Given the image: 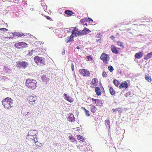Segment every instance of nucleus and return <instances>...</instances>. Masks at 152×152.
Masks as SVG:
<instances>
[{
	"label": "nucleus",
	"mask_w": 152,
	"mask_h": 152,
	"mask_svg": "<svg viewBox=\"0 0 152 152\" xmlns=\"http://www.w3.org/2000/svg\"><path fill=\"white\" fill-rule=\"evenodd\" d=\"M98 42H100V40H98Z\"/></svg>",
	"instance_id": "59"
},
{
	"label": "nucleus",
	"mask_w": 152,
	"mask_h": 152,
	"mask_svg": "<svg viewBox=\"0 0 152 152\" xmlns=\"http://www.w3.org/2000/svg\"><path fill=\"white\" fill-rule=\"evenodd\" d=\"M80 129L79 128V127H77L75 128L74 129V130L75 131H76L77 132H79V131H80Z\"/></svg>",
	"instance_id": "44"
},
{
	"label": "nucleus",
	"mask_w": 152,
	"mask_h": 152,
	"mask_svg": "<svg viewBox=\"0 0 152 152\" xmlns=\"http://www.w3.org/2000/svg\"><path fill=\"white\" fill-rule=\"evenodd\" d=\"M86 23L85 20H84V22H83V23L84 24H85V23Z\"/></svg>",
	"instance_id": "56"
},
{
	"label": "nucleus",
	"mask_w": 152,
	"mask_h": 152,
	"mask_svg": "<svg viewBox=\"0 0 152 152\" xmlns=\"http://www.w3.org/2000/svg\"><path fill=\"white\" fill-rule=\"evenodd\" d=\"M84 20H81V21H82V22L83 23V22H84Z\"/></svg>",
	"instance_id": "58"
},
{
	"label": "nucleus",
	"mask_w": 152,
	"mask_h": 152,
	"mask_svg": "<svg viewBox=\"0 0 152 152\" xmlns=\"http://www.w3.org/2000/svg\"><path fill=\"white\" fill-rule=\"evenodd\" d=\"M105 124L106 126L107 125L108 126H109V124H110V121L109 120H106L105 121Z\"/></svg>",
	"instance_id": "37"
},
{
	"label": "nucleus",
	"mask_w": 152,
	"mask_h": 152,
	"mask_svg": "<svg viewBox=\"0 0 152 152\" xmlns=\"http://www.w3.org/2000/svg\"><path fill=\"white\" fill-rule=\"evenodd\" d=\"M64 99H66V100L68 101V102H72L73 101V100L72 97L69 96L67 95L66 94H64Z\"/></svg>",
	"instance_id": "13"
},
{
	"label": "nucleus",
	"mask_w": 152,
	"mask_h": 152,
	"mask_svg": "<svg viewBox=\"0 0 152 152\" xmlns=\"http://www.w3.org/2000/svg\"><path fill=\"white\" fill-rule=\"evenodd\" d=\"M145 79L146 80H148L149 82L151 81V79L150 76H146L145 77Z\"/></svg>",
	"instance_id": "33"
},
{
	"label": "nucleus",
	"mask_w": 152,
	"mask_h": 152,
	"mask_svg": "<svg viewBox=\"0 0 152 152\" xmlns=\"http://www.w3.org/2000/svg\"><path fill=\"white\" fill-rule=\"evenodd\" d=\"M71 28H73V31H72V33H74L75 32H76V31H79L78 29V28H77L76 27H74V28H73V27H72Z\"/></svg>",
	"instance_id": "36"
},
{
	"label": "nucleus",
	"mask_w": 152,
	"mask_h": 152,
	"mask_svg": "<svg viewBox=\"0 0 152 152\" xmlns=\"http://www.w3.org/2000/svg\"><path fill=\"white\" fill-rule=\"evenodd\" d=\"M85 25H87V24H86V23H85Z\"/></svg>",
	"instance_id": "60"
},
{
	"label": "nucleus",
	"mask_w": 152,
	"mask_h": 152,
	"mask_svg": "<svg viewBox=\"0 0 152 152\" xmlns=\"http://www.w3.org/2000/svg\"><path fill=\"white\" fill-rule=\"evenodd\" d=\"M37 100V98L35 95H32L28 98V100L30 102V103L31 104L34 105L35 102Z\"/></svg>",
	"instance_id": "7"
},
{
	"label": "nucleus",
	"mask_w": 152,
	"mask_h": 152,
	"mask_svg": "<svg viewBox=\"0 0 152 152\" xmlns=\"http://www.w3.org/2000/svg\"><path fill=\"white\" fill-rule=\"evenodd\" d=\"M81 137H82V136H80V135H77V139H78V140H80Z\"/></svg>",
	"instance_id": "47"
},
{
	"label": "nucleus",
	"mask_w": 152,
	"mask_h": 152,
	"mask_svg": "<svg viewBox=\"0 0 152 152\" xmlns=\"http://www.w3.org/2000/svg\"><path fill=\"white\" fill-rule=\"evenodd\" d=\"M149 54L152 57V51L151 52L149 53Z\"/></svg>",
	"instance_id": "55"
},
{
	"label": "nucleus",
	"mask_w": 152,
	"mask_h": 152,
	"mask_svg": "<svg viewBox=\"0 0 152 152\" xmlns=\"http://www.w3.org/2000/svg\"><path fill=\"white\" fill-rule=\"evenodd\" d=\"M72 36L73 37H77L78 36H81L80 30L76 31L74 33L72 34Z\"/></svg>",
	"instance_id": "18"
},
{
	"label": "nucleus",
	"mask_w": 152,
	"mask_h": 152,
	"mask_svg": "<svg viewBox=\"0 0 152 152\" xmlns=\"http://www.w3.org/2000/svg\"><path fill=\"white\" fill-rule=\"evenodd\" d=\"M73 37L72 36V34L68 37L67 39L66 40V42L67 43L70 42L72 40V38H73Z\"/></svg>",
	"instance_id": "26"
},
{
	"label": "nucleus",
	"mask_w": 152,
	"mask_h": 152,
	"mask_svg": "<svg viewBox=\"0 0 152 152\" xmlns=\"http://www.w3.org/2000/svg\"><path fill=\"white\" fill-rule=\"evenodd\" d=\"M86 58L89 60L91 61L92 60V58L91 56H86Z\"/></svg>",
	"instance_id": "42"
},
{
	"label": "nucleus",
	"mask_w": 152,
	"mask_h": 152,
	"mask_svg": "<svg viewBox=\"0 0 152 152\" xmlns=\"http://www.w3.org/2000/svg\"><path fill=\"white\" fill-rule=\"evenodd\" d=\"M100 59L103 61L104 63L106 64H108L109 57L105 53H103L100 56Z\"/></svg>",
	"instance_id": "4"
},
{
	"label": "nucleus",
	"mask_w": 152,
	"mask_h": 152,
	"mask_svg": "<svg viewBox=\"0 0 152 152\" xmlns=\"http://www.w3.org/2000/svg\"><path fill=\"white\" fill-rule=\"evenodd\" d=\"M12 101L13 100L10 98L7 97L2 100L3 105L6 109L10 108L12 107L11 105L13 103Z\"/></svg>",
	"instance_id": "1"
},
{
	"label": "nucleus",
	"mask_w": 152,
	"mask_h": 152,
	"mask_svg": "<svg viewBox=\"0 0 152 152\" xmlns=\"http://www.w3.org/2000/svg\"><path fill=\"white\" fill-rule=\"evenodd\" d=\"M98 82V80L97 79L95 78L93 79L91 81L92 83L93 84H94L96 83H97Z\"/></svg>",
	"instance_id": "29"
},
{
	"label": "nucleus",
	"mask_w": 152,
	"mask_h": 152,
	"mask_svg": "<svg viewBox=\"0 0 152 152\" xmlns=\"http://www.w3.org/2000/svg\"><path fill=\"white\" fill-rule=\"evenodd\" d=\"M41 79L42 81L44 82H47L48 81L49 79L48 78L46 75H43L41 77Z\"/></svg>",
	"instance_id": "21"
},
{
	"label": "nucleus",
	"mask_w": 152,
	"mask_h": 152,
	"mask_svg": "<svg viewBox=\"0 0 152 152\" xmlns=\"http://www.w3.org/2000/svg\"><path fill=\"white\" fill-rule=\"evenodd\" d=\"M64 13L69 16H71L73 14L72 12L69 10H65Z\"/></svg>",
	"instance_id": "23"
},
{
	"label": "nucleus",
	"mask_w": 152,
	"mask_h": 152,
	"mask_svg": "<svg viewBox=\"0 0 152 152\" xmlns=\"http://www.w3.org/2000/svg\"><path fill=\"white\" fill-rule=\"evenodd\" d=\"M29 112H28L26 114V113H24L23 114V115H25V116H26L27 115H28V114H29Z\"/></svg>",
	"instance_id": "50"
},
{
	"label": "nucleus",
	"mask_w": 152,
	"mask_h": 152,
	"mask_svg": "<svg viewBox=\"0 0 152 152\" xmlns=\"http://www.w3.org/2000/svg\"><path fill=\"white\" fill-rule=\"evenodd\" d=\"M34 60L38 65H43L45 64V59L44 58L36 56L34 58Z\"/></svg>",
	"instance_id": "3"
},
{
	"label": "nucleus",
	"mask_w": 152,
	"mask_h": 152,
	"mask_svg": "<svg viewBox=\"0 0 152 152\" xmlns=\"http://www.w3.org/2000/svg\"><path fill=\"white\" fill-rule=\"evenodd\" d=\"M79 72L80 74L83 76L88 77L90 75V73L88 71L84 69H80Z\"/></svg>",
	"instance_id": "8"
},
{
	"label": "nucleus",
	"mask_w": 152,
	"mask_h": 152,
	"mask_svg": "<svg viewBox=\"0 0 152 152\" xmlns=\"http://www.w3.org/2000/svg\"><path fill=\"white\" fill-rule=\"evenodd\" d=\"M70 139L71 141H72L73 142H74L75 140V138L73 137H71L70 138Z\"/></svg>",
	"instance_id": "48"
},
{
	"label": "nucleus",
	"mask_w": 152,
	"mask_h": 152,
	"mask_svg": "<svg viewBox=\"0 0 152 152\" xmlns=\"http://www.w3.org/2000/svg\"><path fill=\"white\" fill-rule=\"evenodd\" d=\"M84 110L85 111V112L87 110H86L85 108H84Z\"/></svg>",
	"instance_id": "57"
},
{
	"label": "nucleus",
	"mask_w": 152,
	"mask_h": 152,
	"mask_svg": "<svg viewBox=\"0 0 152 152\" xmlns=\"http://www.w3.org/2000/svg\"><path fill=\"white\" fill-rule=\"evenodd\" d=\"M117 44L118 45L120 46L122 48H123L124 47V46L123 45V43L121 42H117Z\"/></svg>",
	"instance_id": "31"
},
{
	"label": "nucleus",
	"mask_w": 152,
	"mask_h": 152,
	"mask_svg": "<svg viewBox=\"0 0 152 152\" xmlns=\"http://www.w3.org/2000/svg\"><path fill=\"white\" fill-rule=\"evenodd\" d=\"M14 46L18 48L21 49L27 47V45L25 42H19L15 43Z\"/></svg>",
	"instance_id": "6"
},
{
	"label": "nucleus",
	"mask_w": 152,
	"mask_h": 152,
	"mask_svg": "<svg viewBox=\"0 0 152 152\" xmlns=\"http://www.w3.org/2000/svg\"><path fill=\"white\" fill-rule=\"evenodd\" d=\"M102 75L103 77H106L107 76V74L105 72H103L102 74Z\"/></svg>",
	"instance_id": "38"
},
{
	"label": "nucleus",
	"mask_w": 152,
	"mask_h": 152,
	"mask_svg": "<svg viewBox=\"0 0 152 152\" xmlns=\"http://www.w3.org/2000/svg\"><path fill=\"white\" fill-rule=\"evenodd\" d=\"M17 66L20 68L25 69L28 65L27 63L24 61H19L17 62Z\"/></svg>",
	"instance_id": "5"
},
{
	"label": "nucleus",
	"mask_w": 152,
	"mask_h": 152,
	"mask_svg": "<svg viewBox=\"0 0 152 152\" xmlns=\"http://www.w3.org/2000/svg\"><path fill=\"white\" fill-rule=\"evenodd\" d=\"M76 48L78 49H80V48L79 46H77Z\"/></svg>",
	"instance_id": "54"
},
{
	"label": "nucleus",
	"mask_w": 152,
	"mask_h": 152,
	"mask_svg": "<svg viewBox=\"0 0 152 152\" xmlns=\"http://www.w3.org/2000/svg\"><path fill=\"white\" fill-rule=\"evenodd\" d=\"M42 144L38 142H37V144H34L33 145V147L34 148H38V147H41L42 146Z\"/></svg>",
	"instance_id": "22"
},
{
	"label": "nucleus",
	"mask_w": 152,
	"mask_h": 152,
	"mask_svg": "<svg viewBox=\"0 0 152 152\" xmlns=\"http://www.w3.org/2000/svg\"><path fill=\"white\" fill-rule=\"evenodd\" d=\"M38 133L37 131V130H31L29 131L28 133V135H32L36 136L37 134Z\"/></svg>",
	"instance_id": "12"
},
{
	"label": "nucleus",
	"mask_w": 152,
	"mask_h": 152,
	"mask_svg": "<svg viewBox=\"0 0 152 152\" xmlns=\"http://www.w3.org/2000/svg\"><path fill=\"white\" fill-rule=\"evenodd\" d=\"M91 32V31L86 27H85L83 30L81 31H80L81 36L83 35H86L88 33H90Z\"/></svg>",
	"instance_id": "9"
},
{
	"label": "nucleus",
	"mask_w": 152,
	"mask_h": 152,
	"mask_svg": "<svg viewBox=\"0 0 152 152\" xmlns=\"http://www.w3.org/2000/svg\"><path fill=\"white\" fill-rule=\"evenodd\" d=\"M143 55V53L141 52L137 53L135 55V57L139 59L142 57Z\"/></svg>",
	"instance_id": "17"
},
{
	"label": "nucleus",
	"mask_w": 152,
	"mask_h": 152,
	"mask_svg": "<svg viewBox=\"0 0 152 152\" xmlns=\"http://www.w3.org/2000/svg\"><path fill=\"white\" fill-rule=\"evenodd\" d=\"M115 38V37L113 36H112L110 37V38L112 40L114 39Z\"/></svg>",
	"instance_id": "49"
},
{
	"label": "nucleus",
	"mask_w": 152,
	"mask_h": 152,
	"mask_svg": "<svg viewBox=\"0 0 152 152\" xmlns=\"http://www.w3.org/2000/svg\"><path fill=\"white\" fill-rule=\"evenodd\" d=\"M151 57V56L150 55L149 53H148L146 56L145 57L144 59L145 60H147L148 59L150 58Z\"/></svg>",
	"instance_id": "35"
},
{
	"label": "nucleus",
	"mask_w": 152,
	"mask_h": 152,
	"mask_svg": "<svg viewBox=\"0 0 152 152\" xmlns=\"http://www.w3.org/2000/svg\"><path fill=\"white\" fill-rule=\"evenodd\" d=\"M37 83L36 81L35 80L28 79L26 81V85L29 88L34 90L37 87L36 86Z\"/></svg>",
	"instance_id": "2"
},
{
	"label": "nucleus",
	"mask_w": 152,
	"mask_h": 152,
	"mask_svg": "<svg viewBox=\"0 0 152 152\" xmlns=\"http://www.w3.org/2000/svg\"><path fill=\"white\" fill-rule=\"evenodd\" d=\"M128 85L127 83V82L126 81H124L122 82L121 84L119 86V88L121 89H123L125 88L126 89L128 88Z\"/></svg>",
	"instance_id": "11"
},
{
	"label": "nucleus",
	"mask_w": 152,
	"mask_h": 152,
	"mask_svg": "<svg viewBox=\"0 0 152 152\" xmlns=\"http://www.w3.org/2000/svg\"><path fill=\"white\" fill-rule=\"evenodd\" d=\"M0 29L1 30L3 31H8V29H7L4 28H1Z\"/></svg>",
	"instance_id": "43"
},
{
	"label": "nucleus",
	"mask_w": 152,
	"mask_h": 152,
	"mask_svg": "<svg viewBox=\"0 0 152 152\" xmlns=\"http://www.w3.org/2000/svg\"><path fill=\"white\" fill-rule=\"evenodd\" d=\"M110 92L111 94L112 95H115V91L113 89L112 87H110Z\"/></svg>",
	"instance_id": "24"
},
{
	"label": "nucleus",
	"mask_w": 152,
	"mask_h": 152,
	"mask_svg": "<svg viewBox=\"0 0 152 152\" xmlns=\"http://www.w3.org/2000/svg\"><path fill=\"white\" fill-rule=\"evenodd\" d=\"M108 69L111 72H112L114 70L113 66L111 65H110L108 66Z\"/></svg>",
	"instance_id": "34"
},
{
	"label": "nucleus",
	"mask_w": 152,
	"mask_h": 152,
	"mask_svg": "<svg viewBox=\"0 0 152 152\" xmlns=\"http://www.w3.org/2000/svg\"><path fill=\"white\" fill-rule=\"evenodd\" d=\"M95 91L97 95L99 96L101 94L100 89L99 87H96L95 88Z\"/></svg>",
	"instance_id": "19"
},
{
	"label": "nucleus",
	"mask_w": 152,
	"mask_h": 152,
	"mask_svg": "<svg viewBox=\"0 0 152 152\" xmlns=\"http://www.w3.org/2000/svg\"><path fill=\"white\" fill-rule=\"evenodd\" d=\"M71 69L72 71H73L74 69V68L73 64H72L71 65Z\"/></svg>",
	"instance_id": "46"
},
{
	"label": "nucleus",
	"mask_w": 152,
	"mask_h": 152,
	"mask_svg": "<svg viewBox=\"0 0 152 152\" xmlns=\"http://www.w3.org/2000/svg\"><path fill=\"white\" fill-rule=\"evenodd\" d=\"M67 120L71 122L75 121V118L73 114L69 113L68 115Z\"/></svg>",
	"instance_id": "10"
},
{
	"label": "nucleus",
	"mask_w": 152,
	"mask_h": 152,
	"mask_svg": "<svg viewBox=\"0 0 152 152\" xmlns=\"http://www.w3.org/2000/svg\"><path fill=\"white\" fill-rule=\"evenodd\" d=\"M3 71L5 73V75L9 74L10 72V70L9 69L8 67L7 66H4L3 69Z\"/></svg>",
	"instance_id": "16"
},
{
	"label": "nucleus",
	"mask_w": 152,
	"mask_h": 152,
	"mask_svg": "<svg viewBox=\"0 0 152 152\" xmlns=\"http://www.w3.org/2000/svg\"><path fill=\"white\" fill-rule=\"evenodd\" d=\"M111 49L113 53H114L116 54H117L119 53L118 51L117 50V47L114 45H111Z\"/></svg>",
	"instance_id": "15"
},
{
	"label": "nucleus",
	"mask_w": 152,
	"mask_h": 152,
	"mask_svg": "<svg viewBox=\"0 0 152 152\" xmlns=\"http://www.w3.org/2000/svg\"><path fill=\"white\" fill-rule=\"evenodd\" d=\"M87 20L89 22L93 21V20L91 18H88Z\"/></svg>",
	"instance_id": "45"
},
{
	"label": "nucleus",
	"mask_w": 152,
	"mask_h": 152,
	"mask_svg": "<svg viewBox=\"0 0 152 152\" xmlns=\"http://www.w3.org/2000/svg\"><path fill=\"white\" fill-rule=\"evenodd\" d=\"M113 83L117 87L118 86V85L119 84L118 81L115 79L113 81Z\"/></svg>",
	"instance_id": "30"
},
{
	"label": "nucleus",
	"mask_w": 152,
	"mask_h": 152,
	"mask_svg": "<svg viewBox=\"0 0 152 152\" xmlns=\"http://www.w3.org/2000/svg\"><path fill=\"white\" fill-rule=\"evenodd\" d=\"M36 138V136H32V135H28V137H26V139L28 140V139H31L32 140H33L35 138Z\"/></svg>",
	"instance_id": "25"
},
{
	"label": "nucleus",
	"mask_w": 152,
	"mask_h": 152,
	"mask_svg": "<svg viewBox=\"0 0 152 152\" xmlns=\"http://www.w3.org/2000/svg\"><path fill=\"white\" fill-rule=\"evenodd\" d=\"M34 51V50H32L30 52H29L28 54V55L29 56H31L33 54V52Z\"/></svg>",
	"instance_id": "39"
},
{
	"label": "nucleus",
	"mask_w": 152,
	"mask_h": 152,
	"mask_svg": "<svg viewBox=\"0 0 152 152\" xmlns=\"http://www.w3.org/2000/svg\"><path fill=\"white\" fill-rule=\"evenodd\" d=\"M92 101H94L97 105L101 106L102 105V102L99 99L92 98Z\"/></svg>",
	"instance_id": "14"
},
{
	"label": "nucleus",
	"mask_w": 152,
	"mask_h": 152,
	"mask_svg": "<svg viewBox=\"0 0 152 152\" xmlns=\"http://www.w3.org/2000/svg\"><path fill=\"white\" fill-rule=\"evenodd\" d=\"M86 115L87 116H89L90 115V114L89 113V111L88 110H86L85 112Z\"/></svg>",
	"instance_id": "40"
},
{
	"label": "nucleus",
	"mask_w": 152,
	"mask_h": 152,
	"mask_svg": "<svg viewBox=\"0 0 152 152\" xmlns=\"http://www.w3.org/2000/svg\"><path fill=\"white\" fill-rule=\"evenodd\" d=\"M112 110L113 112L116 111H118L119 112V113H121L122 112L121 110V109L120 108H117L115 109H113Z\"/></svg>",
	"instance_id": "28"
},
{
	"label": "nucleus",
	"mask_w": 152,
	"mask_h": 152,
	"mask_svg": "<svg viewBox=\"0 0 152 152\" xmlns=\"http://www.w3.org/2000/svg\"><path fill=\"white\" fill-rule=\"evenodd\" d=\"M33 141L35 143H37V142H38V141H37V140H36L34 139V140H33Z\"/></svg>",
	"instance_id": "53"
},
{
	"label": "nucleus",
	"mask_w": 152,
	"mask_h": 152,
	"mask_svg": "<svg viewBox=\"0 0 152 152\" xmlns=\"http://www.w3.org/2000/svg\"><path fill=\"white\" fill-rule=\"evenodd\" d=\"M65 53V50H63V51L62 52V54L63 55H64V54Z\"/></svg>",
	"instance_id": "52"
},
{
	"label": "nucleus",
	"mask_w": 152,
	"mask_h": 152,
	"mask_svg": "<svg viewBox=\"0 0 152 152\" xmlns=\"http://www.w3.org/2000/svg\"><path fill=\"white\" fill-rule=\"evenodd\" d=\"M85 140V138L84 137H83L82 136L81 137L80 140V141H82V142H83Z\"/></svg>",
	"instance_id": "41"
},
{
	"label": "nucleus",
	"mask_w": 152,
	"mask_h": 152,
	"mask_svg": "<svg viewBox=\"0 0 152 152\" xmlns=\"http://www.w3.org/2000/svg\"><path fill=\"white\" fill-rule=\"evenodd\" d=\"M12 34H13L14 36H17L18 37H22V36L24 35L23 34H20L18 32H15L14 33H12Z\"/></svg>",
	"instance_id": "20"
},
{
	"label": "nucleus",
	"mask_w": 152,
	"mask_h": 152,
	"mask_svg": "<svg viewBox=\"0 0 152 152\" xmlns=\"http://www.w3.org/2000/svg\"><path fill=\"white\" fill-rule=\"evenodd\" d=\"M46 18L48 19V20H50V18L48 16H46Z\"/></svg>",
	"instance_id": "51"
},
{
	"label": "nucleus",
	"mask_w": 152,
	"mask_h": 152,
	"mask_svg": "<svg viewBox=\"0 0 152 152\" xmlns=\"http://www.w3.org/2000/svg\"><path fill=\"white\" fill-rule=\"evenodd\" d=\"M126 96L127 97L129 96V97H132L133 95L132 91H129L126 94Z\"/></svg>",
	"instance_id": "27"
},
{
	"label": "nucleus",
	"mask_w": 152,
	"mask_h": 152,
	"mask_svg": "<svg viewBox=\"0 0 152 152\" xmlns=\"http://www.w3.org/2000/svg\"><path fill=\"white\" fill-rule=\"evenodd\" d=\"M91 111L93 113H94L96 110V108L95 106L93 105L92 106L91 108Z\"/></svg>",
	"instance_id": "32"
}]
</instances>
